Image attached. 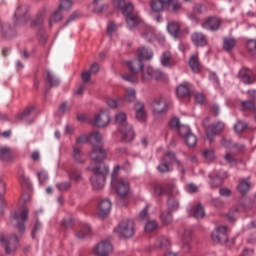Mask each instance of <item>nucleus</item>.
Returning <instances> with one entry per match:
<instances>
[{
	"label": "nucleus",
	"mask_w": 256,
	"mask_h": 256,
	"mask_svg": "<svg viewBox=\"0 0 256 256\" xmlns=\"http://www.w3.org/2000/svg\"><path fill=\"white\" fill-rule=\"evenodd\" d=\"M114 5H116L118 9H121L128 29H135V27H139V25L143 24L141 16L133 13V4L131 2H125V0H114Z\"/></svg>",
	"instance_id": "nucleus-1"
},
{
	"label": "nucleus",
	"mask_w": 256,
	"mask_h": 256,
	"mask_svg": "<svg viewBox=\"0 0 256 256\" xmlns=\"http://www.w3.org/2000/svg\"><path fill=\"white\" fill-rule=\"evenodd\" d=\"M115 123L122 135V141L125 143H131L135 138V132L133 126L127 123V114L125 112H119L115 116Z\"/></svg>",
	"instance_id": "nucleus-2"
},
{
	"label": "nucleus",
	"mask_w": 256,
	"mask_h": 256,
	"mask_svg": "<svg viewBox=\"0 0 256 256\" xmlns=\"http://www.w3.org/2000/svg\"><path fill=\"white\" fill-rule=\"evenodd\" d=\"M120 170L121 167H114V170L111 174V184L120 197H127V195H129V192L131 191V186L129 185V180L127 178H119Z\"/></svg>",
	"instance_id": "nucleus-3"
},
{
	"label": "nucleus",
	"mask_w": 256,
	"mask_h": 256,
	"mask_svg": "<svg viewBox=\"0 0 256 256\" xmlns=\"http://www.w3.org/2000/svg\"><path fill=\"white\" fill-rule=\"evenodd\" d=\"M88 171H92L94 174L90 178V183L95 189V191H99L105 187V177L107 173H109V168H101L100 166H92L90 165L87 168Z\"/></svg>",
	"instance_id": "nucleus-4"
},
{
	"label": "nucleus",
	"mask_w": 256,
	"mask_h": 256,
	"mask_svg": "<svg viewBox=\"0 0 256 256\" xmlns=\"http://www.w3.org/2000/svg\"><path fill=\"white\" fill-rule=\"evenodd\" d=\"M29 219V209L23 206L12 212L10 215V223L17 227L19 233H25V221Z\"/></svg>",
	"instance_id": "nucleus-5"
},
{
	"label": "nucleus",
	"mask_w": 256,
	"mask_h": 256,
	"mask_svg": "<svg viewBox=\"0 0 256 256\" xmlns=\"http://www.w3.org/2000/svg\"><path fill=\"white\" fill-rule=\"evenodd\" d=\"M0 245L7 255H12V253H15L21 247L19 238L15 234H0Z\"/></svg>",
	"instance_id": "nucleus-6"
},
{
	"label": "nucleus",
	"mask_w": 256,
	"mask_h": 256,
	"mask_svg": "<svg viewBox=\"0 0 256 256\" xmlns=\"http://www.w3.org/2000/svg\"><path fill=\"white\" fill-rule=\"evenodd\" d=\"M163 81L165 79V73L161 70H155L152 66H146L143 68L141 72V82L142 83H149V81Z\"/></svg>",
	"instance_id": "nucleus-7"
},
{
	"label": "nucleus",
	"mask_w": 256,
	"mask_h": 256,
	"mask_svg": "<svg viewBox=\"0 0 256 256\" xmlns=\"http://www.w3.org/2000/svg\"><path fill=\"white\" fill-rule=\"evenodd\" d=\"M114 233H117L120 237L129 239L135 235V222L133 220H125L114 229Z\"/></svg>",
	"instance_id": "nucleus-8"
},
{
	"label": "nucleus",
	"mask_w": 256,
	"mask_h": 256,
	"mask_svg": "<svg viewBox=\"0 0 256 256\" xmlns=\"http://www.w3.org/2000/svg\"><path fill=\"white\" fill-rule=\"evenodd\" d=\"M14 19L16 23H27L31 19V9L29 5L20 3L14 11Z\"/></svg>",
	"instance_id": "nucleus-9"
},
{
	"label": "nucleus",
	"mask_w": 256,
	"mask_h": 256,
	"mask_svg": "<svg viewBox=\"0 0 256 256\" xmlns=\"http://www.w3.org/2000/svg\"><path fill=\"white\" fill-rule=\"evenodd\" d=\"M90 123L93 125V127L105 129V127L111 123V116H109L108 111L102 110L90 119Z\"/></svg>",
	"instance_id": "nucleus-10"
},
{
	"label": "nucleus",
	"mask_w": 256,
	"mask_h": 256,
	"mask_svg": "<svg viewBox=\"0 0 256 256\" xmlns=\"http://www.w3.org/2000/svg\"><path fill=\"white\" fill-rule=\"evenodd\" d=\"M212 239L215 243H227L229 241V228L227 226H218L212 232Z\"/></svg>",
	"instance_id": "nucleus-11"
},
{
	"label": "nucleus",
	"mask_w": 256,
	"mask_h": 256,
	"mask_svg": "<svg viewBox=\"0 0 256 256\" xmlns=\"http://www.w3.org/2000/svg\"><path fill=\"white\" fill-rule=\"evenodd\" d=\"M150 107L155 115H163L169 111V102L163 98H156L151 102Z\"/></svg>",
	"instance_id": "nucleus-12"
},
{
	"label": "nucleus",
	"mask_w": 256,
	"mask_h": 256,
	"mask_svg": "<svg viewBox=\"0 0 256 256\" xmlns=\"http://www.w3.org/2000/svg\"><path fill=\"white\" fill-rule=\"evenodd\" d=\"M168 191H170V196L167 201L169 211H177L179 209V199L174 193H177V188L175 184L170 183L167 185Z\"/></svg>",
	"instance_id": "nucleus-13"
},
{
	"label": "nucleus",
	"mask_w": 256,
	"mask_h": 256,
	"mask_svg": "<svg viewBox=\"0 0 256 256\" xmlns=\"http://www.w3.org/2000/svg\"><path fill=\"white\" fill-rule=\"evenodd\" d=\"M92 150L89 154L91 161L95 163H103L107 159V150L103 146H92Z\"/></svg>",
	"instance_id": "nucleus-14"
},
{
	"label": "nucleus",
	"mask_w": 256,
	"mask_h": 256,
	"mask_svg": "<svg viewBox=\"0 0 256 256\" xmlns=\"http://www.w3.org/2000/svg\"><path fill=\"white\" fill-rule=\"evenodd\" d=\"M94 253L96 256H109L110 253H113V244L103 240L94 247Z\"/></svg>",
	"instance_id": "nucleus-15"
},
{
	"label": "nucleus",
	"mask_w": 256,
	"mask_h": 256,
	"mask_svg": "<svg viewBox=\"0 0 256 256\" xmlns=\"http://www.w3.org/2000/svg\"><path fill=\"white\" fill-rule=\"evenodd\" d=\"M223 129H225V123L223 122H217L216 124L208 127L206 132V137L208 141H210V143L213 142V139H215V135H219V133H221Z\"/></svg>",
	"instance_id": "nucleus-16"
},
{
	"label": "nucleus",
	"mask_w": 256,
	"mask_h": 256,
	"mask_svg": "<svg viewBox=\"0 0 256 256\" xmlns=\"http://www.w3.org/2000/svg\"><path fill=\"white\" fill-rule=\"evenodd\" d=\"M221 27V19L218 17H209L204 23H202V28L207 31H217Z\"/></svg>",
	"instance_id": "nucleus-17"
},
{
	"label": "nucleus",
	"mask_w": 256,
	"mask_h": 256,
	"mask_svg": "<svg viewBox=\"0 0 256 256\" xmlns=\"http://www.w3.org/2000/svg\"><path fill=\"white\" fill-rule=\"evenodd\" d=\"M127 67H129L130 71L132 73H142L143 69L145 68V64L143 63V59H141L139 56L138 58L126 62Z\"/></svg>",
	"instance_id": "nucleus-18"
},
{
	"label": "nucleus",
	"mask_w": 256,
	"mask_h": 256,
	"mask_svg": "<svg viewBox=\"0 0 256 256\" xmlns=\"http://www.w3.org/2000/svg\"><path fill=\"white\" fill-rule=\"evenodd\" d=\"M111 200L109 199H103L100 201L98 205V215L100 217H107L108 213H111Z\"/></svg>",
	"instance_id": "nucleus-19"
},
{
	"label": "nucleus",
	"mask_w": 256,
	"mask_h": 256,
	"mask_svg": "<svg viewBox=\"0 0 256 256\" xmlns=\"http://www.w3.org/2000/svg\"><path fill=\"white\" fill-rule=\"evenodd\" d=\"M89 143L92 147H103V134L99 131H93L89 134Z\"/></svg>",
	"instance_id": "nucleus-20"
},
{
	"label": "nucleus",
	"mask_w": 256,
	"mask_h": 256,
	"mask_svg": "<svg viewBox=\"0 0 256 256\" xmlns=\"http://www.w3.org/2000/svg\"><path fill=\"white\" fill-rule=\"evenodd\" d=\"M137 121H145L147 119V111L143 102H137L134 106Z\"/></svg>",
	"instance_id": "nucleus-21"
},
{
	"label": "nucleus",
	"mask_w": 256,
	"mask_h": 256,
	"mask_svg": "<svg viewBox=\"0 0 256 256\" xmlns=\"http://www.w3.org/2000/svg\"><path fill=\"white\" fill-rule=\"evenodd\" d=\"M188 213L192 214L195 219H203V217H205V208L201 204L190 206L188 208Z\"/></svg>",
	"instance_id": "nucleus-22"
},
{
	"label": "nucleus",
	"mask_w": 256,
	"mask_h": 256,
	"mask_svg": "<svg viewBox=\"0 0 256 256\" xmlns=\"http://www.w3.org/2000/svg\"><path fill=\"white\" fill-rule=\"evenodd\" d=\"M141 37L148 43L155 39V29L152 26L146 25L141 31Z\"/></svg>",
	"instance_id": "nucleus-23"
},
{
	"label": "nucleus",
	"mask_w": 256,
	"mask_h": 256,
	"mask_svg": "<svg viewBox=\"0 0 256 256\" xmlns=\"http://www.w3.org/2000/svg\"><path fill=\"white\" fill-rule=\"evenodd\" d=\"M207 11V7L203 4H196L193 8V13L188 14V18L190 21H193V23H197V15H201V13H205Z\"/></svg>",
	"instance_id": "nucleus-24"
},
{
	"label": "nucleus",
	"mask_w": 256,
	"mask_h": 256,
	"mask_svg": "<svg viewBox=\"0 0 256 256\" xmlns=\"http://www.w3.org/2000/svg\"><path fill=\"white\" fill-rule=\"evenodd\" d=\"M192 42L196 47H203L207 45V38H205V35L203 33L195 32L192 34Z\"/></svg>",
	"instance_id": "nucleus-25"
},
{
	"label": "nucleus",
	"mask_w": 256,
	"mask_h": 256,
	"mask_svg": "<svg viewBox=\"0 0 256 256\" xmlns=\"http://www.w3.org/2000/svg\"><path fill=\"white\" fill-rule=\"evenodd\" d=\"M137 99V91L134 88L128 87L124 90V101L126 103H134Z\"/></svg>",
	"instance_id": "nucleus-26"
},
{
	"label": "nucleus",
	"mask_w": 256,
	"mask_h": 256,
	"mask_svg": "<svg viewBox=\"0 0 256 256\" xmlns=\"http://www.w3.org/2000/svg\"><path fill=\"white\" fill-rule=\"evenodd\" d=\"M44 77H45L49 87H57V85H59V83H60L59 78L57 76H55V74L49 70H47L44 73Z\"/></svg>",
	"instance_id": "nucleus-27"
},
{
	"label": "nucleus",
	"mask_w": 256,
	"mask_h": 256,
	"mask_svg": "<svg viewBox=\"0 0 256 256\" xmlns=\"http://www.w3.org/2000/svg\"><path fill=\"white\" fill-rule=\"evenodd\" d=\"M138 57L141 58L142 61H151V59H153V50L140 47L138 49Z\"/></svg>",
	"instance_id": "nucleus-28"
},
{
	"label": "nucleus",
	"mask_w": 256,
	"mask_h": 256,
	"mask_svg": "<svg viewBox=\"0 0 256 256\" xmlns=\"http://www.w3.org/2000/svg\"><path fill=\"white\" fill-rule=\"evenodd\" d=\"M238 76L242 83H245L246 85H250V83L255 81V78L251 77V73L247 69L240 70Z\"/></svg>",
	"instance_id": "nucleus-29"
},
{
	"label": "nucleus",
	"mask_w": 256,
	"mask_h": 256,
	"mask_svg": "<svg viewBox=\"0 0 256 256\" xmlns=\"http://www.w3.org/2000/svg\"><path fill=\"white\" fill-rule=\"evenodd\" d=\"M63 19V8L58 7L56 11H54L49 19V26L53 27L54 23H59Z\"/></svg>",
	"instance_id": "nucleus-30"
},
{
	"label": "nucleus",
	"mask_w": 256,
	"mask_h": 256,
	"mask_svg": "<svg viewBox=\"0 0 256 256\" xmlns=\"http://www.w3.org/2000/svg\"><path fill=\"white\" fill-rule=\"evenodd\" d=\"M89 235H91V226H89L87 223H82L76 237L78 239H85V237H89Z\"/></svg>",
	"instance_id": "nucleus-31"
},
{
	"label": "nucleus",
	"mask_w": 256,
	"mask_h": 256,
	"mask_svg": "<svg viewBox=\"0 0 256 256\" xmlns=\"http://www.w3.org/2000/svg\"><path fill=\"white\" fill-rule=\"evenodd\" d=\"M189 66L194 73H199L200 71L199 54L196 53L190 57Z\"/></svg>",
	"instance_id": "nucleus-32"
},
{
	"label": "nucleus",
	"mask_w": 256,
	"mask_h": 256,
	"mask_svg": "<svg viewBox=\"0 0 256 256\" xmlns=\"http://www.w3.org/2000/svg\"><path fill=\"white\" fill-rule=\"evenodd\" d=\"M13 157V152H11V149L7 147L0 148V160L4 163H8V161H11Z\"/></svg>",
	"instance_id": "nucleus-33"
},
{
	"label": "nucleus",
	"mask_w": 256,
	"mask_h": 256,
	"mask_svg": "<svg viewBox=\"0 0 256 256\" xmlns=\"http://www.w3.org/2000/svg\"><path fill=\"white\" fill-rule=\"evenodd\" d=\"M162 67H173L175 63L171 60V52H164L160 58Z\"/></svg>",
	"instance_id": "nucleus-34"
},
{
	"label": "nucleus",
	"mask_w": 256,
	"mask_h": 256,
	"mask_svg": "<svg viewBox=\"0 0 256 256\" xmlns=\"http://www.w3.org/2000/svg\"><path fill=\"white\" fill-rule=\"evenodd\" d=\"M237 45V40L235 38H225L223 42V49L224 51H233L235 49V46Z\"/></svg>",
	"instance_id": "nucleus-35"
},
{
	"label": "nucleus",
	"mask_w": 256,
	"mask_h": 256,
	"mask_svg": "<svg viewBox=\"0 0 256 256\" xmlns=\"http://www.w3.org/2000/svg\"><path fill=\"white\" fill-rule=\"evenodd\" d=\"M68 177L70 181H74L75 183H79V181H83V175L81 174V171L72 169L68 172Z\"/></svg>",
	"instance_id": "nucleus-36"
},
{
	"label": "nucleus",
	"mask_w": 256,
	"mask_h": 256,
	"mask_svg": "<svg viewBox=\"0 0 256 256\" xmlns=\"http://www.w3.org/2000/svg\"><path fill=\"white\" fill-rule=\"evenodd\" d=\"M73 159L75 163H85V157L83 156V152H81V149H79L78 147H74L73 149Z\"/></svg>",
	"instance_id": "nucleus-37"
},
{
	"label": "nucleus",
	"mask_w": 256,
	"mask_h": 256,
	"mask_svg": "<svg viewBox=\"0 0 256 256\" xmlns=\"http://www.w3.org/2000/svg\"><path fill=\"white\" fill-rule=\"evenodd\" d=\"M223 179H227V172L221 170L214 177L213 186L219 187V185H221V183H223Z\"/></svg>",
	"instance_id": "nucleus-38"
},
{
	"label": "nucleus",
	"mask_w": 256,
	"mask_h": 256,
	"mask_svg": "<svg viewBox=\"0 0 256 256\" xmlns=\"http://www.w3.org/2000/svg\"><path fill=\"white\" fill-rule=\"evenodd\" d=\"M176 93L178 97H187L191 93V90H189L187 84H181L177 87Z\"/></svg>",
	"instance_id": "nucleus-39"
},
{
	"label": "nucleus",
	"mask_w": 256,
	"mask_h": 256,
	"mask_svg": "<svg viewBox=\"0 0 256 256\" xmlns=\"http://www.w3.org/2000/svg\"><path fill=\"white\" fill-rule=\"evenodd\" d=\"M165 5L161 0H154L151 2L150 7L154 13H161Z\"/></svg>",
	"instance_id": "nucleus-40"
},
{
	"label": "nucleus",
	"mask_w": 256,
	"mask_h": 256,
	"mask_svg": "<svg viewBox=\"0 0 256 256\" xmlns=\"http://www.w3.org/2000/svg\"><path fill=\"white\" fill-rule=\"evenodd\" d=\"M167 29L172 37L177 38V35H179V24L177 22L168 23Z\"/></svg>",
	"instance_id": "nucleus-41"
},
{
	"label": "nucleus",
	"mask_w": 256,
	"mask_h": 256,
	"mask_svg": "<svg viewBox=\"0 0 256 256\" xmlns=\"http://www.w3.org/2000/svg\"><path fill=\"white\" fill-rule=\"evenodd\" d=\"M1 31H2V35H4V37H6L7 39L15 35V30H13V28H11V25L9 24H4L1 28Z\"/></svg>",
	"instance_id": "nucleus-42"
},
{
	"label": "nucleus",
	"mask_w": 256,
	"mask_h": 256,
	"mask_svg": "<svg viewBox=\"0 0 256 256\" xmlns=\"http://www.w3.org/2000/svg\"><path fill=\"white\" fill-rule=\"evenodd\" d=\"M249 189H251V184L245 180L240 181L238 184V191L241 193V195L249 193Z\"/></svg>",
	"instance_id": "nucleus-43"
},
{
	"label": "nucleus",
	"mask_w": 256,
	"mask_h": 256,
	"mask_svg": "<svg viewBox=\"0 0 256 256\" xmlns=\"http://www.w3.org/2000/svg\"><path fill=\"white\" fill-rule=\"evenodd\" d=\"M184 141L188 147H195L197 145V136L190 132L186 138H184Z\"/></svg>",
	"instance_id": "nucleus-44"
},
{
	"label": "nucleus",
	"mask_w": 256,
	"mask_h": 256,
	"mask_svg": "<svg viewBox=\"0 0 256 256\" xmlns=\"http://www.w3.org/2000/svg\"><path fill=\"white\" fill-rule=\"evenodd\" d=\"M160 219L164 225H171V223H173V215L171 212H162Z\"/></svg>",
	"instance_id": "nucleus-45"
},
{
	"label": "nucleus",
	"mask_w": 256,
	"mask_h": 256,
	"mask_svg": "<svg viewBox=\"0 0 256 256\" xmlns=\"http://www.w3.org/2000/svg\"><path fill=\"white\" fill-rule=\"evenodd\" d=\"M191 239H193V230L185 228L181 234V241H191Z\"/></svg>",
	"instance_id": "nucleus-46"
},
{
	"label": "nucleus",
	"mask_w": 256,
	"mask_h": 256,
	"mask_svg": "<svg viewBox=\"0 0 256 256\" xmlns=\"http://www.w3.org/2000/svg\"><path fill=\"white\" fill-rule=\"evenodd\" d=\"M163 161H165V163H177V165H179V160H177V158L175 157V153L173 152H168L164 157H163Z\"/></svg>",
	"instance_id": "nucleus-47"
},
{
	"label": "nucleus",
	"mask_w": 256,
	"mask_h": 256,
	"mask_svg": "<svg viewBox=\"0 0 256 256\" xmlns=\"http://www.w3.org/2000/svg\"><path fill=\"white\" fill-rule=\"evenodd\" d=\"M158 247L160 249H169L171 247V240L167 237H162L158 240Z\"/></svg>",
	"instance_id": "nucleus-48"
},
{
	"label": "nucleus",
	"mask_w": 256,
	"mask_h": 256,
	"mask_svg": "<svg viewBox=\"0 0 256 256\" xmlns=\"http://www.w3.org/2000/svg\"><path fill=\"white\" fill-rule=\"evenodd\" d=\"M74 0H60L59 8L63 11H69L73 7Z\"/></svg>",
	"instance_id": "nucleus-49"
},
{
	"label": "nucleus",
	"mask_w": 256,
	"mask_h": 256,
	"mask_svg": "<svg viewBox=\"0 0 256 256\" xmlns=\"http://www.w3.org/2000/svg\"><path fill=\"white\" fill-rule=\"evenodd\" d=\"M247 49L252 57H256V41L249 40L247 42Z\"/></svg>",
	"instance_id": "nucleus-50"
},
{
	"label": "nucleus",
	"mask_w": 256,
	"mask_h": 256,
	"mask_svg": "<svg viewBox=\"0 0 256 256\" xmlns=\"http://www.w3.org/2000/svg\"><path fill=\"white\" fill-rule=\"evenodd\" d=\"M237 215H238V210L237 208L231 209L228 214H227V219L230 223H235L237 221Z\"/></svg>",
	"instance_id": "nucleus-51"
},
{
	"label": "nucleus",
	"mask_w": 256,
	"mask_h": 256,
	"mask_svg": "<svg viewBox=\"0 0 256 256\" xmlns=\"http://www.w3.org/2000/svg\"><path fill=\"white\" fill-rule=\"evenodd\" d=\"M178 133L180 137H183V139H185L187 135H190L191 129L189 128V126L182 125L178 129Z\"/></svg>",
	"instance_id": "nucleus-52"
},
{
	"label": "nucleus",
	"mask_w": 256,
	"mask_h": 256,
	"mask_svg": "<svg viewBox=\"0 0 256 256\" xmlns=\"http://www.w3.org/2000/svg\"><path fill=\"white\" fill-rule=\"evenodd\" d=\"M155 229H157V221L155 220H150L145 225V231L147 233H151V231H155Z\"/></svg>",
	"instance_id": "nucleus-53"
},
{
	"label": "nucleus",
	"mask_w": 256,
	"mask_h": 256,
	"mask_svg": "<svg viewBox=\"0 0 256 256\" xmlns=\"http://www.w3.org/2000/svg\"><path fill=\"white\" fill-rule=\"evenodd\" d=\"M247 129V124L245 122L239 121L234 126V131L236 133H243Z\"/></svg>",
	"instance_id": "nucleus-54"
},
{
	"label": "nucleus",
	"mask_w": 256,
	"mask_h": 256,
	"mask_svg": "<svg viewBox=\"0 0 256 256\" xmlns=\"http://www.w3.org/2000/svg\"><path fill=\"white\" fill-rule=\"evenodd\" d=\"M5 193V182L0 178V207L5 205V199H3V194Z\"/></svg>",
	"instance_id": "nucleus-55"
},
{
	"label": "nucleus",
	"mask_w": 256,
	"mask_h": 256,
	"mask_svg": "<svg viewBox=\"0 0 256 256\" xmlns=\"http://www.w3.org/2000/svg\"><path fill=\"white\" fill-rule=\"evenodd\" d=\"M35 111V107L34 106H30L28 108H26L21 116L20 119H27V117H31V115L33 114V112Z\"/></svg>",
	"instance_id": "nucleus-56"
},
{
	"label": "nucleus",
	"mask_w": 256,
	"mask_h": 256,
	"mask_svg": "<svg viewBox=\"0 0 256 256\" xmlns=\"http://www.w3.org/2000/svg\"><path fill=\"white\" fill-rule=\"evenodd\" d=\"M203 156L207 161L215 160V152L211 149H206L203 151Z\"/></svg>",
	"instance_id": "nucleus-57"
},
{
	"label": "nucleus",
	"mask_w": 256,
	"mask_h": 256,
	"mask_svg": "<svg viewBox=\"0 0 256 256\" xmlns=\"http://www.w3.org/2000/svg\"><path fill=\"white\" fill-rule=\"evenodd\" d=\"M164 163H161L159 166H158V171L160 173H169L171 171V168L169 167V162H165L163 161Z\"/></svg>",
	"instance_id": "nucleus-58"
},
{
	"label": "nucleus",
	"mask_w": 256,
	"mask_h": 256,
	"mask_svg": "<svg viewBox=\"0 0 256 256\" xmlns=\"http://www.w3.org/2000/svg\"><path fill=\"white\" fill-rule=\"evenodd\" d=\"M242 107H244V109H249L250 111H253L256 109V104L251 100H246L242 102Z\"/></svg>",
	"instance_id": "nucleus-59"
},
{
	"label": "nucleus",
	"mask_w": 256,
	"mask_h": 256,
	"mask_svg": "<svg viewBox=\"0 0 256 256\" xmlns=\"http://www.w3.org/2000/svg\"><path fill=\"white\" fill-rule=\"evenodd\" d=\"M122 79L129 83H137V76H135V74H123Z\"/></svg>",
	"instance_id": "nucleus-60"
},
{
	"label": "nucleus",
	"mask_w": 256,
	"mask_h": 256,
	"mask_svg": "<svg viewBox=\"0 0 256 256\" xmlns=\"http://www.w3.org/2000/svg\"><path fill=\"white\" fill-rule=\"evenodd\" d=\"M58 191H67L71 187V182H61L56 185Z\"/></svg>",
	"instance_id": "nucleus-61"
},
{
	"label": "nucleus",
	"mask_w": 256,
	"mask_h": 256,
	"mask_svg": "<svg viewBox=\"0 0 256 256\" xmlns=\"http://www.w3.org/2000/svg\"><path fill=\"white\" fill-rule=\"evenodd\" d=\"M69 111H71V104L64 102L60 105L59 107L60 113H69Z\"/></svg>",
	"instance_id": "nucleus-62"
},
{
	"label": "nucleus",
	"mask_w": 256,
	"mask_h": 256,
	"mask_svg": "<svg viewBox=\"0 0 256 256\" xmlns=\"http://www.w3.org/2000/svg\"><path fill=\"white\" fill-rule=\"evenodd\" d=\"M168 5H172V11L174 13H177V11L181 9V2H179L178 0H172V2Z\"/></svg>",
	"instance_id": "nucleus-63"
},
{
	"label": "nucleus",
	"mask_w": 256,
	"mask_h": 256,
	"mask_svg": "<svg viewBox=\"0 0 256 256\" xmlns=\"http://www.w3.org/2000/svg\"><path fill=\"white\" fill-rule=\"evenodd\" d=\"M117 31V25L114 24V22H109L107 26V33L108 35L113 34L114 32Z\"/></svg>",
	"instance_id": "nucleus-64"
}]
</instances>
